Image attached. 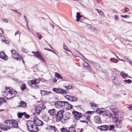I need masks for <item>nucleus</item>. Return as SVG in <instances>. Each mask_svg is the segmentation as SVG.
Segmentation results:
<instances>
[{"label": "nucleus", "mask_w": 132, "mask_h": 132, "mask_svg": "<svg viewBox=\"0 0 132 132\" xmlns=\"http://www.w3.org/2000/svg\"><path fill=\"white\" fill-rule=\"evenodd\" d=\"M124 10L125 11V12H127L129 11V9L128 8L126 7L125 8Z\"/></svg>", "instance_id": "obj_59"}, {"label": "nucleus", "mask_w": 132, "mask_h": 132, "mask_svg": "<svg viewBox=\"0 0 132 132\" xmlns=\"http://www.w3.org/2000/svg\"><path fill=\"white\" fill-rule=\"evenodd\" d=\"M52 92L51 91H46V95H48L50 94Z\"/></svg>", "instance_id": "obj_63"}, {"label": "nucleus", "mask_w": 132, "mask_h": 132, "mask_svg": "<svg viewBox=\"0 0 132 132\" xmlns=\"http://www.w3.org/2000/svg\"><path fill=\"white\" fill-rule=\"evenodd\" d=\"M53 91L55 92L57 94H66L67 91L66 90H64L61 88H54L53 89Z\"/></svg>", "instance_id": "obj_6"}, {"label": "nucleus", "mask_w": 132, "mask_h": 132, "mask_svg": "<svg viewBox=\"0 0 132 132\" xmlns=\"http://www.w3.org/2000/svg\"><path fill=\"white\" fill-rule=\"evenodd\" d=\"M55 109H53L49 110L48 111V113L50 114L52 116H54L55 115Z\"/></svg>", "instance_id": "obj_17"}, {"label": "nucleus", "mask_w": 132, "mask_h": 132, "mask_svg": "<svg viewBox=\"0 0 132 132\" xmlns=\"http://www.w3.org/2000/svg\"><path fill=\"white\" fill-rule=\"evenodd\" d=\"M114 19L117 21H118L119 19V18L118 16L117 15H114Z\"/></svg>", "instance_id": "obj_48"}, {"label": "nucleus", "mask_w": 132, "mask_h": 132, "mask_svg": "<svg viewBox=\"0 0 132 132\" xmlns=\"http://www.w3.org/2000/svg\"><path fill=\"white\" fill-rule=\"evenodd\" d=\"M85 67L88 70L90 69V67L89 65L88 64V65H87L86 66H85Z\"/></svg>", "instance_id": "obj_64"}, {"label": "nucleus", "mask_w": 132, "mask_h": 132, "mask_svg": "<svg viewBox=\"0 0 132 132\" xmlns=\"http://www.w3.org/2000/svg\"><path fill=\"white\" fill-rule=\"evenodd\" d=\"M117 111H113L112 112H110V114L108 115V117L113 119V120H116V119H118L119 115L117 113Z\"/></svg>", "instance_id": "obj_5"}, {"label": "nucleus", "mask_w": 132, "mask_h": 132, "mask_svg": "<svg viewBox=\"0 0 132 132\" xmlns=\"http://www.w3.org/2000/svg\"><path fill=\"white\" fill-rule=\"evenodd\" d=\"M13 120H10V121H11V122H10L9 123V124L8 125V126H9L10 127H10H12V122L13 121Z\"/></svg>", "instance_id": "obj_46"}, {"label": "nucleus", "mask_w": 132, "mask_h": 132, "mask_svg": "<svg viewBox=\"0 0 132 132\" xmlns=\"http://www.w3.org/2000/svg\"><path fill=\"white\" fill-rule=\"evenodd\" d=\"M33 82H35V83L37 84V83H38L39 82V80L38 79H35L34 80H32Z\"/></svg>", "instance_id": "obj_47"}, {"label": "nucleus", "mask_w": 132, "mask_h": 132, "mask_svg": "<svg viewBox=\"0 0 132 132\" xmlns=\"http://www.w3.org/2000/svg\"><path fill=\"white\" fill-rule=\"evenodd\" d=\"M35 55H34V56L37 57L38 58L41 57V55L39 54V53L37 51L35 52Z\"/></svg>", "instance_id": "obj_30"}, {"label": "nucleus", "mask_w": 132, "mask_h": 132, "mask_svg": "<svg viewBox=\"0 0 132 132\" xmlns=\"http://www.w3.org/2000/svg\"><path fill=\"white\" fill-rule=\"evenodd\" d=\"M120 75L124 79H126L128 77V75L123 72H121Z\"/></svg>", "instance_id": "obj_25"}, {"label": "nucleus", "mask_w": 132, "mask_h": 132, "mask_svg": "<svg viewBox=\"0 0 132 132\" xmlns=\"http://www.w3.org/2000/svg\"><path fill=\"white\" fill-rule=\"evenodd\" d=\"M96 112L99 114L100 115L102 114V113H103L104 111L102 110V109L101 108H99L98 109H96Z\"/></svg>", "instance_id": "obj_26"}, {"label": "nucleus", "mask_w": 132, "mask_h": 132, "mask_svg": "<svg viewBox=\"0 0 132 132\" xmlns=\"http://www.w3.org/2000/svg\"><path fill=\"white\" fill-rule=\"evenodd\" d=\"M94 121L97 123H100L101 122L100 117L98 116H96L94 118Z\"/></svg>", "instance_id": "obj_16"}, {"label": "nucleus", "mask_w": 132, "mask_h": 132, "mask_svg": "<svg viewBox=\"0 0 132 132\" xmlns=\"http://www.w3.org/2000/svg\"><path fill=\"white\" fill-rule=\"evenodd\" d=\"M97 128L101 131H106L109 129V127L108 125H104L99 126Z\"/></svg>", "instance_id": "obj_11"}, {"label": "nucleus", "mask_w": 132, "mask_h": 132, "mask_svg": "<svg viewBox=\"0 0 132 132\" xmlns=\"http://www.w3.org/2000/svg\"><path fill=\"white\" fill-rule=\"evenodd\" d=\"M90 104H91V106L93 108H94L95 109H96L97 107H96V105L94 103H90Z\"/></svg>", "instance_id": "obj_40"}, {"label": "nucleus", "mask_w": 132, "mask_h": 132, "mask_svg": "<svg viewBox=\"0 0 132 132\" xmlns=\"http://www.w3.org/2000/svg\"><path fill=\"white\" fill-rule=\"evenodd\" d=\"M6 127H3L2 128V130H4L6 131L8 130L9 129L11 128L9 126H5Z\"/></svg>", "instance_id": "obj_36"}, {"label": "nucleus", "mask_w": 132, "mask_h": 132, "mask_svg": "<svg viewBox=\"0 0 132 132\" xmlns=\"http://www.w3.org/2000/svg\"><path fill=\"white\" fill-rule=\"evenodd\" d=\"M0 58L3 60H7L8 57L2 51L0 52Z\"/></svg>", "instance_id": "obj_13"}, {"label": "nucleus", "mask_w": 132, "mask_h": 132, "mask_svg": "<svg viewBox=\"0 0 132 132\" xmlns=\"http://www.w3.org/2000/svg\"><path fill=\"white\" fill-rule=\"evenodd\" d=\"M124 81L128 84L131 83L132 82V81L130 79H128L124 80Z\"/></svg>", "instance_id": "obj_44"}, {"label": "nucleus", "mask_w": 132, "mask_h": 132, "mask_svg": "<svg viewBox=\"0 0 132 132\" xmlns=\"http://www.w3.org/2000/svg\"><path fill=\"white\" fill-rule=\"evenodd\" d=\"M68 132H76L75 129L74 127H71L69 128Z\"/></svg>", "instance_id": "obj_23"}, {"label": "nucleus", "mask_w": 132, "mask_h": 132, "mask_svg": "<svg viewBox=\"0 0 132 132\" xmlns=\"http://www.w3.org/2000/svg\"><path fill=\"white\" fill-rule=\"evenodd\" d=\"M34 121V123L36 124V125L37 126H42L44 124L42 121L37 119H36V120L35 119Z\"/></svg>", "instance_id": "obj_14"}, {"label": "nucleus", "mask_w": 132, "mask_h": 132, "mask_svg": "<svg viewBox=\"0 0 132 132\" xmlns=\"http://www.w3.org/2000/svg\"><path fill=\"white\" fill-rule=\"evenodd\" d=\"M12 57L13 58L17 60H21V57L19 55L17 51L15 50H13L11 51Z\"/></svg>", "instance_id": "obj_4"}, {"label": "nucleus", "mask_w": 132, "mask_h": 132, "mask_svg": "<svg viewBox=\"0 0 132 132\" xmlns=\"http://www.w3.org/2000/svg\"><path fill=\"white\" fill-rule=\"evenodd\" d=\"M64 87L66 89L69 90L72 88V86L70 85H68L65 86Z\"/></svg>", "instance_id": "obj_41"}, {"label": "nucleus", "mask_w": 132, "mask_h": 132, "mask_svg": "<svg viewBox=\"0 0 132 132\" xmlns=\"http://www.w3.org/2000/svg\"><path fill=\"white\" fill-rule=\"evenodd\" d=\"M64 112V110H62L57 112L55 117L56 121L59 122L63 118V114Z\"/></svg>", "instance_id": "obj_2"}, {"label": "nucleus", "mask_w": 132, "mask_h": 132, "mask_svg": "<svg viewBox=\"0 0 132 132\" xmlns=\"http://www.w3.org/2000/svg\"><path fill=\"white\" fill-rule=\"evenodd\" d=\"M21 88L22 90H24L26 88V86L25 84L24 83H22L21 84Z\"/></svg>", "instance_id": "obj_32"}, {"label": "nucleus", "mask_w": 132, "mask_h": 132, "mask_svg": "<svg viewBox=\"0 0 132 132\" xmlns=\"http://www.w3.org/2000/svg\"><path fill=\"white\" fill-rule=\"evenodd\" d=\"M114 78H112V81L113 82L117 85H121V83L120 82V81L119 80L118 78L117 77H114Z\"/></svg>", "instance_id": "obj_12"}, {"label": "nucleus", "mask_w": 132, "mask_h": 132, "mask_svg": "<svg viewBox=\"0 0 132 132\" xmlns=\"http://www.w3.org/2000/svg\"><path fill=\"white\" fill-rule=\"evenodd\" d=\"M113 122L116 123V124L115 125V126L117 127L121 128L122 125V123L121 121V120L119 119H116V120H113Z\"/></svg>", "instance_id": "obj_10"}, {"label": "nucleus", "mask_w": 132, "mask_h": 132, "mask_svg": "<svg viewBox=\"0 0 132 132\" xmlns=\"http://www.w3.org/2000/svg\"><path fill=\"white\" fill-rule=\"evenodd\" d=\"M126 58L127 60H126L130 64H132V61H131L130 59H129L127 57H126Z\"/></svg>", "instance_id": "obj_45"}, {"label": "nucleus", "mask_w": 132, "mask_h": 132, "mask_svg": "<svg viewBox=\"0 0 132 132\" xmlns=\"http://www.w3.org/2000/svg\"><path fill=\"white\" fill-rule=\"evenodd\" d=\"M72 97L69 95H67L65 96V98L71 101H72Z\"/></svg>", "instance_id": "obj_24"}, {"label": "nucleus", "mask_w": 132, "mask_h": 132, "mask_svg": "<svg viewBox=\"0 0 132 132\" xmlns=\"http://www.w3.org/2000/svg\"><path fill=\"white\" fill-rule=\"evenodd\" d=\"M73 113L74 115V118L76 120L79 119L82 117L83 115L81 113L75 111L73 112Z\"/></svg>", "instance_id": "obj_9"}, {"label": "nucleus", "mask_w": 132, "mask_h": 132, "mask_svg": "<svg viewBox=\"0 0 132 132\" xmlns=\"http://www.w3.org/2000/svg\"><path fill=\"white\" fill-rule=\"evenodd\" d=\"M3 20V22H5L6 23H7L8 22V20L6 19H2Z\"/></svg>", "instance_id": "obj_56"}, {"label": "nucleus", "mask_w": 132, "mask_h": 132, "mask_svg": "<svg viewBox=\"0 0 132 132\" xmlns=\"http://www.w3.org/2000/svg\"><path fill=\"white\" fill-rule=\"evenodd\" d=\"M4 31L2 29L0 28V34L2 35L3 34Z\"/></svg>", "instance_id": "obj_61"}, {"label": "nucleus", "mask_w": 132, "mask_h": 132, "mask_svg": "<svg viewBox=\"0 0 132 132\" xmlns=\"http://www.w3.org/2000/svg\"><path fill=\"white\" fill-rule=\"evenodd\" d=\"M10 121V120H7L4 122V123L5 126H8L9 123L10 122H11Z\"/></svg>", "instance_id": "obj_27"}, {"label": "nucleus", "mask_w": 132, "mask_h": 132, "mask_svg": "<svg viewBox=\"0 0 132 132\" xmlns=\"http://www.w3.org/2000/svg\"><path fill=\"white\" fill-rule=\"evenodd\" d=\"M69 119V117L66 116V117H63V120L65 121H66L67 119Z\"/></svg>", "instance_id": "obj_58"}, {"label": "nucleus", "mask_w": 132, "mask_h": 132, "mask_svg": "<svg viewBox=\"0 0 132 132\" xmlns=\"http://www.w3.org/2000/svg\"><path fill=\"white\" fill-rule=\"evenodd\" d=\"M55 75L57 78L59 79H60L61 80H62L63 79L62 77L61 76L59 73H56Z\"/></svg>", "instance_id": "obj_28"}, {"label": "nucleus", "mask_w": 132, "mask_h": 132, "mask_svg": "<svg viewBox=\"0 0 132 132\" xmlns=\"http://www.w3.org/2000/svg\"><path fill=\"white\" fill-rule=\"evenodd\" d=\"M35 82H33L32 80L28 81V85L34 89L38 88L39 86L37 84L35 83Z\"/></svg>", "instance_id": "obj_8"}, {"label": "nucleus", "mask_w": 132, "mask_h": 132, "mask_svg": "<svg viewBox=\"0 0 132 132\" xmlns=\"http://www.w3.org/2000/svg\"><path fill=\"white\" fill-rule=\"evenodd\" d=\"M49 127L51 128V129L53 130L54 131H56L57 130V129L56 127L54 126H50Z\"/></svg>", "instance_id": "obj_37"}, {"label": "nucleus", "mask_w": 132, "mask_h": 132, "mask_svg": "<svg viewBox=\"0 0 132 132\" xmlns=\"http://www.w3.org/2000/svg\"><path fill=\"white\" fill-rule=\"evenodd\" d=\"M121 16L123 18H129V16L128 15H121Z\"/></svg>", "instance_id": "obj_57"}, {"label": "nucleus", "mask_w": 132, "mask_h": 132, "mask_svg": "<svg viewBox=\"0 0 132 132\" xmlns=\"http://www.w3.org/2000/svg\"><path fill=\"white\" fill-rule=\"evenodd\" d=\"M2 40L3 42H5V43L6 44H8L9 43V42L8 40H4V41L3 39H2Z\"/></svg>", "instance_id": "obj_60"}, {"label": "nucleus", "mask_w": 132, "mask_h": 132, "mask_svg": "<svg viewBox=\"0 0 132 132\" xmlns=\"http://www.w3.org/2000/svg\"><path fill=\"white\" fill-rule=\"evenodd\" d=\"M91 63L92 64L94 67H95L96 65V63L92 61H90Z\"/></svg>", "instance_id": "obj_52"}, {"label": "nucleus", "mask_w": 132, "mask_h": 132, "mask_svg": "<svg viewBox=\"0 0 132 132\" xmlns=\"http://www.w3.org/2000/svg\"><path fill=\"white\" fill-rule=\"evenodd\" d=\"M86 19V18H82V19H81V20L80 21V22H82L83 23H85V20Z\"/></svg>", "instance_id": "obj_53"}, {"label": "nucleus", "mask_w": 132, "mask_h": 132, "mask_svg": "<svg viewBox=\"0 0 132 132\" xmlns=\"http://www.w3.org/2000/svg\"><path fill=\"white\" fill-rule=\"evenodd\" d=\"M23 113H24V115L25 116V117L27 118V119H28L29 118L30 116L28 114H26V112H23Z\"/></svg>", "instance_id": "obj_42"}, {"label": "nucleus", "mask_w": 132, "mask_h": 132, "mask_svg": "<svg viewBox=\"0 0 132 132\" xmlns=\"http://www.w3.org/2000/svg\"><path fill=\"white\" fill-rule=\"evenodd\" d=\"M6 89V90L3 92L5 94L4 95L6 96V98L7 99H9L13 98L15 95L17 94V91L15 90L11 89L10 90L6 86L5 88Z\"/></svg>", "instance_id": "obj_1"}, {"label": "nucleus", "mask_w": 132, "mask_h": 132, "mask_svg": "<svg viewBox=\"0 0 132 132\" xmlns=\"http://www.w3.org/2000/svg\"><path fill=\"white\" fill-rule=\"evenodd\" d=\"M21 32L19 30H17L15 33V35L16 36L17 34H19V36H20Z\"/></svg>", "instance_id": "obj_50"}, {"label": "nucleus", "mask_w": 132, "mask_h": 132, "mask_svg": "<svg viewBox=\"0 0 132 132\" xmlns=\"http://www.w3.org/2000/svg\"><path fill=\"white\" fill-rule=\"evenodd\" d=\"M12 127L14 128H18L19 127L18 126V121L13 120L12 121Z\"/></svg>", "instance_id": "obj_15"}, {"label": "nucleus", "mask_w": 132, "mask_h": 132, "mask_svg": "<svg viewBox=\"0 0 132 132\" xmlns=\"http://www.w3.org/2000/svg\"><path fill=\"white\" fill-rule=\"evenodd\" d=\"M55 105L57 106H59L58 107L61 109H65L66 107V104H67V102L65 101H58L56 102Z\"/></svg>", "instance_id": "obj_3"}, {"label": "nucleus", "mask_w": 132, "mask_h": 132, "mask_svg": "<svg viewBox=\"0 0 132 132\" xmlns=\"http://www.w3.org/2000/svg\"><path fill=\"white\" fill-rule=\"evenodd\" d=\"M0 106L1 105L2 102H4L6 101L5 100L3 97L0 98Z\"/></svg>", "instance_id": "obj_39"}, {"label": "nucleus", "mask_w": 132, "mask_h": 132, "mask_svg": "<svg viewBox=\"0 0 132 132\" xmlns=\"http://www.w3.org/2000/svg\"><path fill=\"white\" fill-rule=\"evenodd\" d=\"M36 123H34L33 125V127H32L33 128V129L34 130H33L34 131H30L31 132H36L38 131V127L36 125Z\"/></svg>", "instance_id": "obj_20"}, {"label": "nucleus", "mask_w": 132, "mask_h": 132, "mask_svg": "<svg viewBox=\"0 0 132 132\" xmlns=\"http://www.w3.org/2000/svg\"><path fill=\"white\" fill-rule=\"evenodd\" d=\"M110 108L111 110H112L111 112H112L113 111H117V107L115 105H112L110 106Z\"/></svg>", "instance_id": "obj_21"}, {"label": "nucleus", "mask_w": 132, "mask_h": 132, "mask_svg": "<svg viewBox=\"0 0 132 132\" xmlns=\"http://www.w3.org/2000/svg\"><path fill=\"white\" fill-rule=\"evenodd\" d=\"M26 103L24 101H21L19 103V105L18 106V107L20 106L25 107L26 106Z\"/></svg>", "instance_id": "obj_18"}, {"label": "nucleus", "mask_w": 132, "mask_h": 132, "mask_svg": "<svg viewBox=\"0 0 132 132\" xmlns=\"http://www.w3.org/2000/svg\"><path fill=\"white\" fill-rule=\"evenodd\" d=\"M36 34L37 35V37L39 40H40L43 37L42 36L41 34H39L38 32L36 33Z\"/></svg>", "instance_id": "obj_31"}, {"label": "nucleus", "mask_w": 132, "mask_h": 132, "mask_svg": "<svg viewBox=\"0 0 132 132\" xmlns=\"http://www.w3.org/2000/svg\"><path fill=\"white\" fill-rule=\"evenodd\" d=\"M12 10L14 11L17 14H21V13L20 12L16 10H14L13 9H12Z\"/></svg>", "instance_id": "obj_62"}, {"label": "nucleus", "mask_w": 132, "mask_h": 132, "mask_svg": "<svg viewBox=\"0 0 132 132\" xmlns=\"http://www.w3.org/2000/svg\"><path fill=\"white\" fill-rule=\"evenodd\" d=\"M42 111V108H41L40 109H39L38 108H37L36 110L35 111V112L36 113L38 114H40V112H41Z\"/></svg>", "instance_id": "obj_29"}, {"label": "nucleus", "mask_w": 132, "mask_h": 132, "mask_svg": "<svg viewBox=\"0 0 132 132\" xmlns=\"http://www.w3.org/2000/svg\"><path fill=\"white\" fill-rule=\"evenodd\" d=\"M94 111H88L86 113L87 114H89L90 115L92 114L93 113H94Z\"/></svg>", "instance_id": "obj_54"}, {"label": "nucleus", "mask_w": 132, "mask_h": 132, "mask_svg": "<svg viewBox=\"0 0 132 132\" xmlns=\"http://www.w3.org/2000/svg\"><path fill=\"white\" fill-rule=\"evenodd\" d=\"M73 108V106L72 105L68 103L67 102V104H66V107L65 109L68 110H70L71 109Z\"/></svg>", "instance_id": "obj_22"}, {"label": "nucleus", "mask_w": 132, "mask_h": 132, "mask_svg": "<svg viewBox=\"0 0 132 132\" xmlns=\"http://www.w3.org/2000/svg\"><path fill=\"white\" fill-rule=\"evenodd\" d=\"M79 55L80 56L82 57V58L84 59H85L87 60V59L85 58V57L81 53H79Z\"/></svg>", "instance_id": "obj_55"}, {"label": "nucleus", "mask_w": 132, "mask_h": 132, "mask_svg": "<svg viewBox=\"0 0 132 132\" xmlns=\"http://www.w3.org/2000/svg\"><path fill=\"white\" fill-rule=\"evenodd\" d=\"M46 91L42 90L41 91V94L42 96H44L46 95Z\"/></svg>", "instance_id": "obj_43"}, {"label": "nucleus", "mask_w": 132, "mask_h": 132, "mask_svg": "<svg viewBox=\"0 0 132 132\" xmlns=\"http://www.w3.org/2000/svg\"><path fill=\"white\" fill-rule=\"evenodd\" d=\"M78 100V98L75 97H72V101H76Z\"/></svg>", "instance_id": "obj_49"}, {"label": "nucleus", "mask_w": 132, "mask_h": 132, "mask_svg": "<svg viewBox=\"0 0 132 132\" xmlns=\"http://www.w3.org/2000/svg\"><path fill=\"white\" fill-rule=\"evenodd\" d=\"M76 17L77 18V21H79L81 19L80 18L82 17V16L80 14V13L79 12H77L76 13Z\"/></svg>", "instance_id": "obj_19"}, {"label": "nucleus", "mask_w": 132, "mask_h": 132, "mask_svg": "<svg viewBox=\"0 0 132 132\" xmlns=\"http://www.w3.org/2000/svg\"><path fill=\"white\" fill-rule=\"evenodd\" d=\"M96 10L98 12V13L100 14L102 16L104 14V13L102 11L97 9Z\"/></svg>", "instance_id": "obj_38"}, {"label": "nucleus", "mask_w": 132, "mask_h": 132, "mask_svg": "<svg viewBox=\"0 0 132 132\" xmlns=\"http://www.w3.org/2000/svg\"><path fill=\"white\" fill-rule=\"evenodd\" d=\"M60 131L61 132H68V130L66 128L63 127L61 129Z\"/></svg>", "instance_id": "obj_34"}, {"label": "nucleus", "mask_w": 132, "mask_h": 132, "mask_svg": "<svg viewBox=\"0 0 132 132\" xmlns=\"http://www.w3.org/2000/svg\"><path fill=\"white\" fill-rule=\"evenodd\" d=\"M114 128V126L113 125H111L110 126V130H111L113 129Z\"/></svg>", "instance_id": "obj_51"}, {"label": "nucleus", "mask_w": 132, "mask_h": 132, "mask_svg": "<svg viewBox=\"0 0 132 132\" xmlns=\"http://www.w3.org/2000/svg\"><path fill=\"white\" fill-rule=\"evenodd\" d=\"M24 113H23L19 112L18 114V118H21L23 115H24Z\"/></svg>", "instance_id": "obj_35"}, {"label": "nucleus", "mask_w": 132, "mask_h": 132, "mask_svg": "<svg viewBox=\"0 0 132 132\" xmlns=\"http://www.w3.org/2000/svg\"><path fill=\"white\" fill-rule=\"evenodd\" d=\"M102 114L103 115V116L104 117H108V115H109V114H110V113L109 112H106V111H104L103 113H102Z\"/></svg>", "instance_id": "obj_33"}, {"label": "nucleus", "mask_w": 132, "mask_h": 132, "mask_svg": "<svg viewBox=\"0 0 132 132\" xmlns=\"http://www.w3.org/2000/svg\"><path fill=\"white\" fill-rule=\"evenodd\" d=\"M34 121H33L31 120H29L27 122V128L28 129V130L29 131H33L34 130L33 129L32 127H33L34 124Z\"/></svg>", "instance_id": "obj_7"}]
</instances>
